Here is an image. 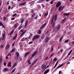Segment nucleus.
Returning a JSON list of instances; mask_svg holds the SVG:
<instances>
[{
    "label": "nucleus",
    "mask_w": 74,
    "mask_h": 74,
    "mask_svg": "<svg viewBox=\"0 0 74 74\" xmlns=\"http://www.w3.org/2000/svg\"><path fill=\"white\" fill-rule=\"evenodd\" d=\"M54 17H55V16L53 15V16L52 17V19L51 22V24L52 25L53 27H55V22L53 21Z\"/></svg>",
    "instance_id": "obj_1"
},
{
    "label": "nucleus",
    "mask_w": 74,
    "mask_h": 74,
    "mask_svg": "<svg viewBox=\"0 0 74 74\" xmlns=\"http://www.w3.org/2000/svg\"><path fill=\"white\" fill-rule=\"evenodd\" d=\"M60 25L59 24L57 25L56 27V32H58L59 30H60Z\"/></svg>",
    "instance_id": "obj_2"
},
{
    "label": "nucleus",
    "mask_w": 74,
    "mask_h": 74,
    "mask_svg": "<svg viewBox=\"0 0 74 74\" xmlns=\"http://www.w3.org/2000/svg\"><path fill=\"white\" fill-rule=\"evenodd\" d=\"M40 35H36L33 38L32 40L33 41H34L36 39H38V38L40 37Z\"/></svg>",
    "instance_id": "obj_3"
},
{
    "label": "nucleus",
    "mask_w": 74,
    "mask_h": 74,
    "mask_svg": "<svg viewBox=\"0 0 74 74\" xmlns=\"http://www.w3.org/2000/svg\"><path fill=\"white\" fill-rule=\"evenodd\" d=\"M38 53V51H34V53H32V57L31 58H30V59H32V58H33V57H34V56H35V55H36Z\"/></svg>",
    "instance_id": "obj_4"
},
{
    "label": "nucleus",
    "mask_w": 74,
    "mask_h": 74,
    "mask_svg": "<svg viewBox=\"0 0 74 74\" xmlns=\"http://www.w3.org/2000/svg\"><path fill=\"white\" fill-rule=\"evenodd\" d=\"M49 38L48 37H47L45 40V43H48V41H49Z\"/></svg>",
    "instance_id": "obj_5"
},
{
    "label": "nucleus",
    "mask_w": 74,
    "mask_h": 74,
    "mask_svg": "<svg viewBox=\"0 0 74 74\" xmlns=\"http://www.w3.org/2000/svg\"><path fill=\"white\" fill-rule=\"evenodd\" d=\"M27 30H25V32H23L20 35V36L19 38H18V39H19L21 37H23V34L24 33H26Z\"/></svg>",
    "instance_id": "obj_6"
},
{
    "label": "nucleus",
    "mask_w": 74,
    "mask_h": 74,
    "mask_svg": "<svg viewBox=\"0 0 74 74\" xmlns=\"http://www.w3.org/2000/svg\"><path fill=\"white\" fill-rule=\"evenodd\" d=\"M62 4V3L60 2H58L57 4L56 5V7H58L60 6Z\"/></svg>",
    "instance_id": "obj_7"
},
{
    "label": "nucleus",
    "mask_w": 74,
    "mask_h": 74,
    "mask_svg": "<svg viewBox=\"0 0 74 74\" xmlns=\"http://www.w3.org/2000/svg\"><path fill=\"white\" fill-rule=\"evenodd\" d=\"M46 25H47V23H45L44 24H43L42 26L40 27V29L41 30H42V29L43 28H44V27H45V26Z\"/></svg>",
    "instance_id": "obj_8"
},
{
    "label": "nucleus",
    "mask_w": 74,
    "mask_h": 74,
    "mask_svg": "<svg viewBox=\"0 0 74 74\" xmlns=\"http://www.w3.org/2000/svg\"><path fill=\"white\" fill-rule=\"evenodd\" d=\"M18 25L19 24H18V23H16L14 24V28H17L18 26Z\"/></svg>",
    "instance_id": "obj_9"
},
{
    "label": "nucleus",
    "mask_w": 74,
    "mask_h": 74,
    "mask_svg": "<svg viewBox=\"0 0 74 74\" xmlns=\"http://www.w3.org/2000/svg\"><path fill=\"white\" fill-rule=\"evenodd\" d=\"M30 53V52H27L25 53V55L24 56V57H26V56L27 55H29Z\"/></svg>",
    "instance_id": "obj_10"
},
{
    "label": "nucleus",
    "mask_w": 74,
    "mask_h": 74,
    "mask_svg": "<svg viewBox=\"0 0 74 74\" xmlns=\"http://www.w3.org/2000/svg\"><path fill=\"white\" fill-rule=\"evenodd\" d=\"M17 36H18V34H16L15 36L13 37V40H15L16 38V37H17Z\"/></svg>",
    "instance_id": "obj_11"
},
{
    "label": "nucleus",
    "mask_w": 74,
    "mask_h": 74,
    "mask_svg": "<svg viewBox=\"0 0 74 74\" xmlns=\"http://www.w3.org/2000/svg\"><path fill=\"white\" fill-rule=\"evenodd\" d=\"M47 67V65H42V69H44L45 68Z\"/></svg>",
    "instance_id": "obj_12"
},
{
    "label": "nucleus",
    "mask_w": 74,
    "mask_h": 74,
    "mask_svg": "<svg viewBox=\"0 0 74 74\" xmlns=\"http://www.w3.org/2000/svg\"><path fill=\"white\" fill-rule=\"evenodd\" d=\"M8 67H11V62H9L8 64Z\"/></svg>",
    "instance_id": "obj_13"
},
{
    "label": "nucleus",
    "mask_w": 74,
    "mask_h": 74,
    "mask_svg": "<svg viewBox=\"0 0 74 74\" xmlns=\"http://www.w3.org/2000/svg\"><path fill=\"white\" fill-rule=\"evenodd\" d=\"M10 48V45L8 44L6 46V49H8Z\"/></svg>",
    "instance_id": "obj_14"
},
{
    "label": "nucleus",
    "mask_w": 74,
    "mask_h": 74,
    "mask_svg": "<svg viewBox=\"0 0 74 74\" xmlns=\"http://www.w3.org/2000/svg\"><path fill=\"white\" fill-rule=\"evenodd\" d=\"M26 3L25 2H23L21 4H20L19 5H25V4H26Z\"/></svg>",
    "instance_id": "obj_15"
},
{
    "label": "nucleus",
    "mask_w": 74,
    "mask_h": 74,
    "mask_svg": "<svg viewBox=\"0 0 74 74\" xmlns=\"http://www.w3.org/2000/svg\"><path fill=\"white\" fill-rule=\"evenodd\" d=\"M66 18H64L63 19L62 21V23H64L65 21H66Z\"/></svg>",
    "instance_id": "obj_16"
},
{
    "label": "nucleus",
    "mask_w": 74,
    "mask_h": 74,
    "mask_svg": "<svg viewBox=\"0 0 74 74\" xmlns=\"http://www.w3.org/2000/svg\"><path fill=\"white\" fill-rule=\"evenodd\" d=\"M14 32V30L12 31L11 32L8 34V35L9 36H11L12 33H13Z\"/></svg>",
    "instance_id": "obj_17"
},
{
    "label": "nucleus",
    "mask_w": 74,
    "mask_h": 74,
    "mask_svg": "<svg viewBox=\"0 0 74 74\" xmlns=\"http://www.w3.org/2000/svg\"><path fill=\"white\" fill-rule=\"evenodd\" d=\"M16 55L17 56V58H18V57H19V52H17L16 53Z\"/></svg>",
    "instance_id": "obj_18"
},
{
    "label": "nucleus",
    "mask_w": 74,
    "mask_h": 74,
    "mask_svg": "<svg viewBox=\"0 0 74 74\" xmlns=\"http://www.w3.org/2000/svg\"><path fill=\"white\" fill-rule=\"evenodd\" d=\"M8 70V68H4L3 69V71L4 72H5V71H7Z\"/></svg>",
    "instance_id": "obj_19"
},
{
    "label": "nucleus",
    "mask_w": 74,
    "mask_h": 74,
    "mask_svg": "<svg viewBox=\"0 0 74 74\" xmlns=\"http://www.w3.org/2000/svg\"><path fill=\"white\" fill-rule=\"evenodd\" d=\"M24 21H25V19H24V18L22 19L20 22V23H23V22H24Z\"/></svg>",
    "instance_id": "obj_20"
},
{
    "label": "nucleus",
    "mask_w": 74,
    "mask_h": 74,
    "mask_svg": "<svg viewBox=\"0 0 74 74\" xmlns=\"http://www.w3.org/2000/svg\"><path fill=\"white\" fill-rule=\"evenodd\" d=\"M56 19H57V15L56 14L54 16V21H56Z\"/></svg>",
    "instance_id": "obj_21"
},
{
    "label": "nucleus",
    "mask_w": 74,
    "mask_h": 74,
    "mask_svg": "<svg viewBox=\"0 0 74 74\" xmlns=\"http://www.w3.org/2000/svg\"><path fill=\"white\" fill-rule=\"evenodd\" d=\"M2 40H4L5 39V34H3Z\"/></svg>",
    "instance_id": "obj_22"
},
{
    "label": "nucleus",
    "mask_w": 74,
    "mask_h": 74,
    "mask_svg": "<svg viewBox=\"0 0 74 74\" xmlns=\"http://www.w3.org/2000/svg\"><path fill=\"white\" fill-rule=\"evenodd\" d=\"M65 16H69V14L68 13H64L63 14Z\"/></svg>",
    "instance_id": "obj_23"
},
{
    "label": "nucleus",
    "mask_w": 74,
    "mask_h": 74,
    "mask_svg": "<svg viewBox=\"0 0 74 74\" xmlns=\"http://www.w3.org/2000/svg\"><path fill=\"white\" fill-rule=\"evenodd\" d=\"M45 37V35H44V34H42V36H41V38L42 39H43V38H44Z\"/></svg>",
    "instance_id": "obj_24"
},
{
    "label": "nucleus",
    "mask_w": 74,
    "mask_h": 74,
    "mask_svg": "<svg viewBox=\"0 0 74 74\" xmlns=\"http://www.w3.org/2000/svg\"><path fill=\"white\" fill-rule=\"evenodd\" d=\"M48 12H47L44 15V16L45 17H46V16H47V15H48Z\"/></svg>",
    "instance_id": "obj_25"
},
{
    "label": "nucleus",
    "mask_w": 74,
    "mask_h": 74,
    "mask_svg": "<svg viewBox=\"0 0 74 74\" xmlns=\"http://www.w3.org/2000/svg\"><path fill=\"white\" fill-rule=\"evenodd\" d=\"M63 36H61L60 38V41H61L62 40V39H63Z\"/></svg>",
    "instance_id": "obj_26"
},
{
    "label": "nucleus",
    "mask_w": 74,
    "mask_h": 74,
    "mask_svg": "<svg viewBox=\"0 0 74 74\" xmlns=\"http://www.w3.org/2000/svg\"><path fill=\"white\" fill-rule=\"evenodd\" d=\"M16 70V69H14L11 72L12 74L13 73H14V72H15V70Z\"/></svg>",
    "instance_id": "obj_27"
},
{
    "label": "nucleus",
    "mask_w": 74,
    "mask_h": 74,
    "mask_svg": "<svg viewBox=\"0 0 74 74\" xmlns=\"http://www.w3.org/2000/svg\"><path fill=\"white\" fill-rule=\"evenodd\" d=\"M16 65V63H14L13 66H12V67H15V66Z\"/></svg>",
    "instance_id": "obj_28"
},
{
    "label": "nucleus",
    "mask_w": 74,
    "mask_h": 74,
    "mask_svg": "<svg viewBox=\"0 0 74 74\" xmlns=\"http://www.w3.org/2000/svg\"><path fill=\"white\" fill-rule=\"evenodd\" d=\"M34 1H32L31 2L29 3V4H32L31 5H33V4H34Z\"/></svg>",
    "instance_id": "obj_29"
},
{
    "label": "nucleus",
    "mask_w": 74,
    "mask_h": 74,
    "mask_svg": "<svg viewBox=\"0 0 74 74\" xmlns=\"http://www.w3.org/2000/svg\"><path fill=\"white\" fill-rule=\"evenodd\" d=\"M21 41H25V38H23L21 40Z\"/></svg>",
    "instance_id": "obj_30"
},
{
    "label": "nucleus",
    "mask_w": 74,
    "mask_h": 74,
    "mask_svg": "<svg viewBox=\"0 0 74 74\" xmlns=\"http://www.w3.org/2000/svg\"><path fill=\"white\" fill-rule=\"evenodd\" d=\"M72 51H73V50H71L69 53V54H68V55L69 56L70 55V54H71V52H72Z\"/></svg>",
    "instance_id": "obj_31"
},
{
    "label": "nucleus",
    "mask_w": 74,
    "mask_h": 74,
    "mask_svg": "<svg viewBox=\"0 0 74 74\" xmlns=\"http://www.w3.org/2000/svg\"><path fill=\"white\" fill-rule=\"evenodd\" d=\"M6 19H7V17H4L3 18V21H5L6 20Z\"/></svg>",
    "instance_id": "obj_32"
},
{
    "label": "nucleus",
    "mask_w": 74,
    "mask_h": 74,
    "mask_svg": "<svg viewBox=\"0 0 74 74\" xmlns=\"http://www.w3.org/2000/svg\"><path fill=\"white\" fill-rule=\"evenodd\" d=\"M38 33L39 34H40L41 33V30H39L38 31Z\"/></svg>",
    "instance_id": "obj_33"
},
{
    "label": "nucleus",
    "mask_w": 74,
    "mask_h": 74,
    "mask_svg": "<svg viewBox=\"0 0 74 74\" xmlns=\"http://www.w3.org/2000/svg\"><path fill=\"white\" fill-rule=\"evenodd\" d=\"M4 47V45H1L0 46V48H3Z\"/></svg>",
    "instance_id": "obj_34"
},
{
    "label": "nucleus",
    "mask_w": 74,
    "mask_h": 74,
    "mask_svg": "<svg viewBox=\"0 0 74 74\" xmlns=\"http://www.w3.org/2000/svg\"><path fill=\"white\" fill-rule=\"evenodd\" d=\"M56 60H57V58H55L53 60V61L54 62H56Z\"/></svg>",
    "instance_id": "obj_35"
},
{
    "label": "nucleus",
    "mask_w": 74,
    "mask_h": 74,
    "mask_svg": "<svg viewBox=\"0 0 74 74\" xmlns=\"http://www.w3.org/2000/svg\"><path fill=\"white\" fill-rule=\"evenodd\" d=\"M30 62V60H28V63H29V64H31V62Z\"/></svg>",
    "instance_id": "obj_36"
},
{
    "label": "nucleus",
    "mask_w": 74,
    "mask_h": 74,
    "mask_svg": "<svg viewBox=\"0 0 74 74\" xmlns=\"http://www.w3.org/2000/svg\"><path fill=\"white\" fill-rule=\"evenodd\" d=\"M14 51H15V49H13L11 51V53H12V52H14Z\"/></svg>",
    "instance_id": "obj_37"
},
{
    "label": "nucleus",
    "mask_w": 74,
    "mask_h": 74,
    "mask_svg": "<svg viewBox=\"0 0 74 74\" xmlns=\"http://www.w3.org/2000/svg\"><path fill=\"white\" fill-rule=\"evenodd\" d=\"M61 8H62V6H60L59 8H58V10L59 11H60V10H61Z\"/></svg>",
    "instance_id": "obj_38"
},
{
    "label": "nucleus",
    "mask_w": 74,
    "mask_h": 74,
    "mask_svg": "<svg viewBox=\"0 0 74 74\" xmlns=\"http://www.w3.org/2000/svg\"><path fill=\"white\" fill-rule=\"evenodd\" d=\"M69 39H67L65 41V43H67L69 42Z\"/></svg>",
    "instance_id": "obj_39"
},
{
    "label": "nucleus",
    "mask_w": 74,
    "mask_h": 74,
    "mask_svg": "<svg viewBox=\"0 0 74 74\" xmlns=\"http://www.w3.org/2000/svg\"><path fill=\"white\" fill-rule=\"evenodd\" d=\"M36 14L35 13H34L32 15V17H34V16H35V15Z\"/></svg>",
    "instance_id": "obj_40"
},
{
    "label": "nucleus",
    "mask_w": 74,
    "mask_h": 74,
    "mask_svg": "<svg viewBox=\"0 0 74 74\" xmlns=\"http://www.w3.org/2000/svg\"><path fill=\"white\" fill-rule=\"evenodd\" d=\"M38 60V59H36L34 61V62L35 63H36V62H37V61Z\"/></svg>",
    "instance_id": "obj_41"
},
{
    "label": "nucleus",
    "mask_w": 74,
    "mask_h": 74,
    "mask_svg": "<svg viewBox=\"0 0 74 74\" xmlns=\"http://www.w3.org/2000/svg\"><path fill=\"white\" fill-rule=\"evenodd\" d=\"M28 23V20H27L25 22V24H27Z\"/></svg>",
    "instance_id": "obj_42"
},
{
    "label": "nucleus",
    "mask_w": 74,
    "mask_h": 74,
    "mask_svg": "<svg viewBox=\"0 0 74 74\" xmlns=\"http://www.w3.org/2000/svg\"><path fill=\"white\" fill-rule=\"evenodd\" d=\"M53 55H54V53H53L51 54L50 58H52V56Z\"/></svg>",
    "instance_id": "obj_43"
},
{
    "label": "nucleus",
    "mask_w": 74,
    "mask_h": 74,
    "mask_svg": "<svg viewBox=\"0 0 74 74\" xmlns=\"http://www.w3.org/2000/svg\"><path fill=\"white\" fill-rule=\"evenodd\" d=\"M17 15V14H16V13H15L13 15V17H14V16H16V15Z\"/></svg>",
    "instance_id": "obj_44"
},
{
    "label": "nucleus",
    "mask_w": 74,
    "mask_h": 74,
    "mask_svg": "<svg viewBox=\"0 0 74 74\" xmlns=\"http://www.w3.org/2000/svg\"><path fill=\"white\" fill-rule=\"evenodd\" d=\"M3 60V59L1 58H0V63H1V61Z\"/></svg>",
    "instance_id": "obj_45"
},
{
    "label": "nucleus",
    "mask_w": 74,
    "mask_h": 74,
    "mask_svg": "<svg viewBox=\"0 0 74 74\" xmlns=\"http://www.w3.org/2000/svg\"><path fill=\"white\" fill-rule=\"evenodd\" d=\"M32 34H31L30 35V36L29 37V38H31L32 37Z\"/></svg>",
    "instance_id": "obj_46"
},
{
    "label": "nucleus",
    "mask_w": 74,
    "mask_h": 74,
    "mask_svg": "<svg viewBox=\"0 0 74 74\" xmlns=\"http://www.w3.org/2000/svg\"><path fill=\"white\" fill-rule=\"evenodd\" d=\"M46 72L48 73L49 71V69H48L46 71Z\"/></svg>",
    "instance_id": "obj_47"
},
{
    "label": "nucleus",
    "mask_w": 74,
    "mask_h": 74,
    "mask_svg": "<svg viewBox=\"0 0 74 74\" xmlns=\"http://www.w3.org/2000/svg\"><path fill=\"white\" fill-rule=\"evenodd\" d=\"M27 24H25V28H26V27H27Z\"/></svg>",
    "instance_id": "obj_48"
},
{
    "label": "nucleus",
    "mask_w": 74,
    "mask_h": 74,
    "mask_svg": "<svg viewBox=\"0 0 74 74\" xmlns=\"http://www.w3.org/2000/svg\"><path fill=\"white\" fill-rule=\"evenodd\" d=\"M64 6H63V7H62V9H61V11H62L64 9Z\"/></svg>",
    "instance_id": "obj_49"
},
{
    "label": "nucleus",
    "mask_w": 74,
    "mask_h": 74,
    "mask_svg": "<svg viewBox=\"0 0 74 74\" xmlns=\"http://www.w3.org/2000/svg\"><path fill=\"white\" fill-rule=\"evenodd\" d=\"M33 43V42L32 41H31L30 42H29V44H32Z\"/></svg>",
    "instance_id": "obj_50"
},
{
    "label": "nucleus",
    "mask_w": 74,
    "mask_h": 74,
    "mask_svg": "<svg viewBox=\"0 0 74 74\" xmlns=\"http://www.w3.org/2000/svg\"><path fill=\"white\" fill-rule=\"evenodd\" d=\"M42 0H40L39 1H38V2H42Z\"/></svg>",
    "instance_id": "obj_51"
},
{
    "label": "nucleus",
    "mask_w": 74,
    "mask_h": 74,
    "mask_svg": "<svg viewBox=\"0 0 74 74\" xmlns=\"http://www.w3.org/2000/svg\"><path fill=\"white\" fill-rule=\"evenodd\" d=\"M34 19L36 20V19H37V16H36V17L34 18Z\"/></svg>",
    "instance_id": "obj_52"
},
{
    "label": "nucleus",
    "mask_w": 74,
    "mask_h": 74,
    "mask_svg": "<svg viewBox=\"0 0 74 74\" xmlns=\"http://www.w3.org/2000/svg\"><path fill=\"white\" fill-rule=\"evenodd\" d=\"M1 26H3V27H4V28H5V26H4V25H3V24H2Z\"/></svg>",
    "instance_id": "obj_53"
},
{
    "label": "nucleus",
    "mask_w": 74,
    "mask_h": 74,
    "mask_svg": "<svg viewBox=\"0 0 74 74\" xmlns=\"http://www.w3.org/2000/svg\"><path fill=\"white\" fill-rule=\"evenodd\" d=\"M6 64H7L6 62H4V66H6Z\"/></svg>",
    "instance_id": "obj_54"
},
{
    "label": "nucleus",
    "mask_w": 74,
    "mask_h": 74,
    "mask_svg": "<svg viewBox=\"0 0 74 74\" xmlns=\"http://www.w3.org/2000/svg\"><path fill=\"white\" fill-rule=\"evenodd\" d=\"M3 23H2L1 22H0V26H1V25H2Z\"/></svg>",
    "instance_id": "obj_55"
},
{
    "label": "nucleus",
    "mask_w": 74,
    "mask_h": 74,
    "mask_svg": "<svg viewBox=\"0 0 74 74\" xmlns=\"http://www.w3.org/2000/svg\"><path fill=\"white\" fill-rule=\"evenodd\" d=\"M57 54H60V51H59L57 52Z\"/></svg>",
    "instance_id": "obj_56"
},
{
    "label": "nucleus",
    "mask_w": 74,
    "mask_h": 74,
    "mask_svg": "<svg viewBox=\"0 0 74 74\" xmlns=\"http://www.w3.org/2000/svg\"><path fill=\"white\" fill-rule=\"evenodd\" d=\"M15 18L14 17V18H12V20H14V19H15Z\"/></svg>",
    "instance_id": "obj_57"
},
{
    "label": "nucleus",
    "mask_w": 74,
    "mask_h": 74,
    "mask_svg": "<svg viewBox=\"0 0 74 74\" xmlns=\"http://www.w3.org/2000/svg\"><path fill=\"white\" fill-rule=\"evenodd\" d=\"M21 28H21V27L20 26V27H18V30H20V29H21Z\"/></svg>",
    "instance_id": "obj_58"
},
{
    "label": "nucleus",
    "mask_w": 74,
    "mask_h": 74,
    "mask_svg": "<svg viewBox=\"0 0 74 74\" xmlns=\"http://www.w3.org/2000/svg\"><path fill=\"white\" fill-rule=\"evenodd\" d=\"M47 73H47V72L46 71L44 73V74H47Z\"/></svg>",
    "instance_id": "obj_59"
},
{
    "label": "nucleus",
    "mask_w": 74,
    "mask_h": 74,
    "mask_svg": "<svg viewBox=\"0 0 74 74\" xmlns=\"http://www.w3.org/2000/svg\"><path fill=\"white\" fill-rule=\"evenodd\" d=\"M50 4H53V1H51L50 2Z\"/></svg>",
    "instance_id": "obj_60"
},
{
    "label": "nucleus",
    "mask_w": 74,
    "mask_h": 74,
    "mask_svg": "<svg viewBox=\"0 0 74 74\" xmlns=\"http://www.w3.org/2000/svg\"><path fill=\"white\" fill-rule=\"evenodd\" d=\"M49 33V30H48L46 32V34H48Z\"/></svg>",
    "instance_id": "obj_61"
},
{
    "label": "nucleus",
    "mask_w": 74,
    "mask_h": 74,
    "mask_svg": "<svg viewBox=\"0 0 74 74\" xmlns=\"http://www.w3.org/2000/svg\"><path fill=\"white\" fill-rule=\"evenodd\" d=\"M63 66V64H62L60 65V67H62V66Z\"/></svg>",
    "instance_id": "obj_62"
},
{
    "label": "nucleus",
    "mask_w": 74,
    "mask_h": 74,
    "mask_svg": "<svg viewBox=\"0 0 74 74\" xmlns=\"http://www.w3.org/2000/svg\"><path fill=\"white\" fill-rule=\"evenodd\" d=\"M20 27L22 28L23 27V26L21 25Z\"/></svg>",
    "instance_id": "obj_63"
},
{
    "label": "nucleus",
    "mask_w": 74,
    "mask_h": 74,
    "mask_svg": "<svg viewBox=\"0 0 74 74\" xmlns=\"http://www.w3.org/2000/svg\"><path fill=\"white\" fill-rule=\"evenodd\" d=\"M49 58V57L47 56V58H46L45 60H47V59H48Z\"/></svg>",
    "instance_id": "obj_64"
}]
</instances>
